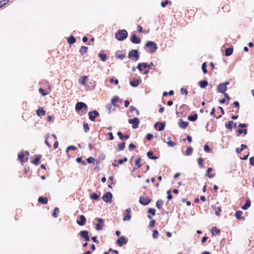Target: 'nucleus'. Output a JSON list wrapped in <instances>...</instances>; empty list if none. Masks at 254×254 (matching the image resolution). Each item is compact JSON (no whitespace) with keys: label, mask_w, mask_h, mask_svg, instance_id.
Wrapping results in <instances>:
<instances>
[{"label":"nucleus","mask_w":254,"mask_h":254,"mask_svg":"<svg viewBox=\"0 0 254 254\" xmlns=\"http://www.w3.org/2000/svg\"><path fill=\"white\" fill-rule=\"evenodd\" d=\"M127 157H124L123 159H119L118 160V162L120 164H123L124 162H127Z\"/></svg>","instance_id":"54"},{"label":"nucleus","mask_w":254,"mask_h":254,"mask_svg":"<svg viewBox=\"0 0 254 254\" xmlns=\"http://www.w3.org/2000/svg\"><path fill=\"white\" fill-rule=\"evenodd\" d=\"M87 76H83L82 77V78L80 79V83L82 84V85H85V83H86V79H87Z\"/></svg>","instance_id":"41"},{"label":"nucleus","mask_w":254,"mask_h":254,"mask_svg":"<svg viewBox=\"0 0 254 254\" xmlns=\"http://www.w3.org/2000/svg\"><path fill=\"white\" fill-rule=\"evenodd\" d=\"M125 142H123L121 144H119L118 145V150L119 151L123 150L125 148Z\"/></svg>","instance_id":"38"},{"label":"nucleus","mask_w":254,"mask_h":254,"mask_svg":"<svg viewBox=\"0 0 254 254\" xmlns=\"http://www.w3.org/2000/svg\"><path fill=\"white\" fill-rule=\"evenodd\" d=\"M110 254H118V252L116 250L110 249Z\"/></svg>","instance_id":"64"},{"label":"nucleus","mask_w":254,"mask_h":254,"mask_svg":"<svg viewBox=\"0 0 254 254\" xmlns=\"http://www.w3.org/2000/svg\"><path fill=\"white\" fill-rule=\"evenodd\" d=\"M198 164H199V166H200L201 167H202L203 166V159L202 158H199L198 159Z\"/></svg>","instance_id":"61"},{"label":"nucleus","mask_w":254,"mask_h":254,"mask_svg":"<svg viewBox=\"0 0 254 254\" xmlns=\"http://www.w3.org/2000/svg\"><path fill=\"white\" fill-rule=\"evenodd\" d=\"M126 211L127 212V214L124 217L123 220L124 221L129 220L131 218V215H130V213L131 211V209L130 208H128L126 210Z\"/></svg>","instance_id":"16"},{"label":"nucleus","mask_w":254,"mask_h":254,"mask_svg":"<svg viewBox=\"0 0 254 254\" xmlns=\"http://www.w3.org/2000/svg\"><path fill=\"white\" fill-rule=\"evenodd\" d=\"M217 91L221 93H224L227 90V87L225 86V85H223V83H220L217 86Z\"/></svg>","instance_id":"13"},{"label":"nucleus","mask_w":254,"mask_h":254,"mask_svg":"<svg viewBox=\"0 0 254 254\" xmlns=\"http://www.w3.org/2000/svg\"><path fill=\"white\" fill-rule=\"evenodd\" d=\"M112 194L110 192H107L102 196L103 200L106 202H111L112 201Z\"/></svg>","instance_id":"9"},{"label":"nucleus","mask_w":254,"mask_h":254,"mask_svg":"<svg viewBox=\"0 0 254 254\" xmlns=\"http://www.w3.org/2000/svg\"><path fill=\"white\" fill-rule=\"evenodd\" d=\"M237 132L238 133V135H240L242 133H244L246 134L247 133V130L246 129H238L237 130Z\"/></svg>","instance_id":"35"},{"label":"nucleus","mask_w":254,"mask_h":254,"mask_svg":"<svg viewBox=\"0 0 254 254\" xmlns=\"http://www.w3.org/2000/svg\"><path fill=\"white\" fill-rule=\"evenodd\" d=\"M163 204V201L161 199H159L156 201V207L158 209H160L162 207V205Z\"/></svg>","instance_id":"40"},{"label":"nucleus","mask_w":254,"mask_h":254,"mask_svg":"<svg viewBox=\"0 0 254 254\" xmlns=\"http://www.w3.org/2000/svg\"><path fill=\"white\" fill-rule=\"evenodd\" d=\"M128 123L132 125V128L135 129L138 127L139 124V119L137 118H133L128 120Z\"/></svg>","instance_id":"4"},{"label":"nucleus","mask_w":254,"mask_h":254,"mask_svg":"<svg viewBox=\"0 0 254 254\" xmlns=\"http://www.w3.org/2000/svg\"><path fill=\"white\" fill-rule=\"evenodd\" d=\"M130 41L133 44H139L141 42V39L137 37L135 34H132L130 38Z\"/></svg>","instance_id":"12"},{"label":"nucleus","mask_w":254,"mask_h":254,"mask_svg":"<svg viewBox=\"0 0 254 254\" xmlns=\"http://www.w3.org/2000/svg\"><path fill=\"white\" fill-rule=\"evenodd\" d=\"M117 242L118 244L121 247L124 245H126L127 242V240L125 236H122L118 239Z\"/></svg>","instance_id":"10"},{"label":"nucleus","mask_w":254,"mask_h":254,"mask_svg":"<svg viewBox=\"0 0 254 254\" xmlns=\"http://www.w3.org/2000/svg\"><path fill=\"white\" fill-rule=\"evenodd\" d=\"M188 119L189 121H190L191 122H194L197 119V114L195 113L194 115L189 116L188 117Z\"/></svg>","instance_id":"27"},{"label":"nucleus","mask_w":254,"mask_h":254,"mask_svg":"<svg viewBox=\"0 0 254 254\" xmlns=\"http://www.w3.org/2000/svg\"><path fill=\"white\" fill-rule=\"evenodd\" d=\"M67 41L69 44H73L76 42V39L74 36L71 35L68 37Z\"/></svg>","instance_id":"31"},{"label":"nucleus","mask_w":254,"mask_h":254,"mask_svg":"<svg viewBox=\"0 0 254 254\" xmlns=\"http://www.w3.org/2000/svg\"><path fill=\"white\" fill-rule=\"evenodd\" d=\"M98 56L102 62H105L107 60V56L106 54L100 53Z\"/></svg>","instance_id":"32"},{"label":"nucleus","mask_w":254,"mask_h":254,"mask_svg":"<svg viewBox=\"0 0 254 254\" xmlns=\"http://www.w3.org/2000/svg\"><path fill=\"white\" fill-rule=\"evenodd\" d=\"M155 211L156 210L154 208H149L148 210V212L151 214L152 215H154L155 214Z\"/></svg>","instance_id":"53"},{"label":"nucleus","mask_w":254,"mask_h":254,"mask_svg":"<svg viewBox=\"0 0 254 254\" xmlns=\"http://www.w3.org/2000/svg\"><path fill=\"white\" fill-rule=\"evenodd\" d=\"M83 128H84V131L85 132H88L89 130V127L88 124L86 123H83Z\"/></svg>","instance_id":"42"},{"label":"nucleus","mask_w":254,"mask_h":254,"mask_svg":"<svg viewBox=\"0 0 254 254\" xmlns=\"http://www.w3.org/2000/svg\"><path fill=\"white\" fill-rule=\"evenodd\" d=\"M59 212V208L58 207H56L55 208L54 210V212L53 213V216L54 217V218H56L58 217V215H57V213Z\"/></svg>","instance_id":"43"},{"label":"nucleus","mask_w":254,"mask_h":254,"mask_svg":"<svg viewBox=\"0 0 254 254\" xmlns=\"http://www.w3.org/2000/svg\"><path fill=\"white\" fill-rule=\"evenodd\" d=\"M250 164L251 165H254V157H252L250 158Z\"/></svg>","instance_id":"63"},{"label":"nucleus","mask_w":254,"mask_h":254,"mask_svg":"<svg viewBox=\"0 0 254 254\" xmlns=\"http://www.w3.org/2000/svg\"><path fill=\"white\" fill-rule=\"evenodd\" d=\"M154 66V64L152 62L150 63L149 64H147L146 63H143V67L145 68L146 67H148L149 68H152V67Z\"/></svg>","instance_id":"36"},{"label":"nucleus","mask_w":254,"mask_h":254,"mask_svg":"<svg viewBox=\"0 0 254 254\" xmlns=\"http://www.w3.org/2000/svg\"><path fill=\"white\" fill-rule=\"evenodd\" d=\"M128 57L131 60L137 61L139 58V55L137 50H131L128 55Z\"/></svg>","instance_id":"2"},{"label":"nucleus","mask_w":254,"mask_h":254,"mask_svg":"<svg viewBox=\"0 0 254 254\" xmlns=\"http://www.w3.org/2000/svg\"><path fill=\"white\" fill-rule=\"evenodd\" d=\"M140 158H137V159L135 160V164L136 165H137V167H140L141 166V164H140Z\"/></svg>","instance_id":"55"},{"label":"nucleus","mask_w":254,"mask_h":254,"mask_svg":"<svg viewBox=\"0 0 254 254\" xmlns=\"http://www.w3.org/2000/svg\"><path fill=\"white\" fill-rule=\"evenodd\" d=\"M167 193L168 199H169V200L171 199L172 198V195L171 194V191L170 190H168L167 191Z\"/></svg>","instance_id":"58"},{"label":"nucleus","mask_w":254,"mask_h":254,"mask_svg":"<svg viewBox=\"0 0 254 254\" xmlns=\"http://www.w3.org/2000/svg\"><path fill=\"white\" fill-rule=\"evenodd\" d=\"M168 141L167 142V144L169 146L174 147L176 145V143L172 140H171L170 137L168 138Z\"/></svg>","instance_id":"37"},{"label":"nucleus","mask_w":254,"mask_h":254,"mask_svg":"<svg viewBox=\"0 0 254 254\" xmlns=\"http://www.w3.org/2000/svg\"><path fill=\"white\" fill-rule=\"evenodd\" d=\"M247 146L245 144H242L241 145V148H237L236 149V152L237 153L239 154L240 152L242 151L244 149L246 148Z\"/></svg>","instance_id":"33"},{"label":"nucleus","mask_w":254,"mask_h":254,"mask_svg":"<svg viewBox=\"0 0 254 254\" xmlns=\"http://www.w3.org/2000/svg\"><path fill=\"white\" fill-rule=\"evenodd\" d=\"M178 125L181 128L185 129L188 126L189 122H184L182 119H180Z\"/></svg>","instance_id":"15"},{"label":"nucleus","mask_w":254,"mask_h":254,"mask_svg":"<svg viewBox=\"0 0 254 254\" xmlns=\"http://www.w3.org/2000/svg\"><path fill=\"white\" fill-rule=\"evenodd\" d=\"M87 161L90 164L94 163L95 161V159L92 157H90L87 159Z\"/></svg>","instance_id":"50"},{"label":"nucleus","mask_w":254,"mask_h":254,"mask_svg":"<svg viewBox=\"0 0 254 254\" xmlns=\"http://www.w3.org/2000/svg\"><path fill=\"white\" fill-rule=\"evenodd\" d=\"M99 197V195L97 194L96 193H94L92 194L90 196L91 198L92 199H94V200L98 199Z\"/></svg>","instance_id":"48"},{"label":"nucleus","mask_w":254,"mask_h":254,"mask_svg":"<svg viewBox=\"0 0 254 254\" xmlns=\"http://www.w3.org/2000/svg\"><path fill=\"white\" fill-rule=\"evenodd\" d=\"M233 48H228L226 49L225 50V56H231L233 53Z\"/></svg>","instance_id":"28"},{"label":"nucleus","mask_w":254,"mask_h":254,"mask_svg":"<svg viewBox=\"0 0 254 254\" xmlns=\"http://www.w3.org/2000/svg\"><path fill=\"white\" fill-rule=\"evenodd\" d=\"M159 127L158 129L159 131H162L164 129L165 127V123H159Z\"/></svg>","instance_id":"44"},{"label":"nucleus","mask_w":254,"mask_h":254,"mask_svg":"<svg viewBox=\"0 0 254 254\" xmlns=\"http://www.w3.org/2000/svg\"><path fill=\"white\" fill-rule=\"evenodd\" d=\"M79 220L76 221L77 224H78L79 226H83L86 222L85 217L83 215H81L79 216Z\"/></svg>","instance_id":"14"},{"label":"nucleus","mask_w":254,"mask_h":254,"mask_svg":"<svg viewBox=\"0 0 254 254\" xmlns=\"http://www.w3.org/2000/svg\"><path fill=\"white\" fill-rule=\"evenodd\" d=\"M82 109L86 110L87 109V105L85 103L82 102H77L75 105L76 111H79Z\"/></svg>","instance_id":"8"},{"label":"nucleus","mask_w":254,"mask_h":254,"mask_svg":"<svg viewBox=\"0 0 254 254\" xmlns=\"http://www.w3.org/2000/svg\"><path fill=\"white\" fill-rule=\"evenodd\" d=\"M147 157L152 160H156L158 158L157 157L153 156V152L152 151H149L147 153Z\"/></svg>","instance_id":"25"},{"label":"nucleus","mask_w":254,"mask_h":254,"mask_svg":"<svg viewBox=\"0 0 254 254\" xmlns=\"http://www.w3.org/2000/svg\"><path fill=\"white\" fill-rule=\"evenodd\" d=\"M142 66H143V63H139L138 64L136 68L138 69V70L140 71H142L143 70V69L142 68Z\"/></svg>","instance_id":"57"},{"label":"nucleus","mask_w":254,"mask_h":254,"mask_svg":"<svg viewBox=\"0 0 254 254\" xmlns=\"http://www.w3.org/2000/svg\"><path fill=\"white\" fill-rule=\"evenodd\" d=\"M145 46L148 48L150 52L151 53H154L157 49V46L156 44L152 41H148L146 42L145 44Z\"/></svg>","instance_id":"3"},{"label":"nucleus","mask_w":254,"mask_h":254,"mask_svg":"<svg viewBox=\"0 0 254 254\" xmlns=\"http://www.w3.org/2000/svg\"><path fill=\"white\" fill-rule=\"evenodd\" d=\"M39 91L43 96H45L46 95H47L48 94L47 93H45L44 90L42 88H40L39 89Z\"/></svg>","instance_id":"60"},{"label":"nucleus","mask_w":254,"mask_h":254,"mask_svg":"<svg viewBox=\"0 0 254 254\" xmlns=\"http://www.w3.org/2000/svg\"><path fill=\"white\" fill-rule=\"evenodd\" d=\"M204 150L205 152H208L210 151V147L207 144H205L204 146Z\"/></svg>","instance_id":"59"},{"label":"nucleus","mask_w":254,"mask_h":254,"mask_svg":"<svg viewBox=\"0 0 254 254\" xmlns=\"http://www.w3.org/2000/svg\"><path fill=\"white\" fill-rule=\"evenodd\" d=\"M41 158V155H37L35 158L33 160L32 163L35 165H38L39 164V161Z\"/></svg>","instance_id":"29"},{"label":"nucleus","mask_w":254,"mask_h":254,"mask_svg":"<svg viewBox=\"0 0 254 254\" xmlns=\"http://www.w3.org/2000/svg\"><path fill=\"white\" fill-rule=\"evenodd\" d=\"M243 212L241 210H238L236 212L235 214V216L237 219L244 220L245 218L244 217H242L241 215L242 214Z\"/></svg>","instance_id":"17"},{"label":"nucleus","mask_w":254,"mask_h":254,"mask_svg":"<svg viewBox=\"0 0 254 254\" xmlns=\"http://www.w3.org/2000/svg\"><path fill=\"white\" fill-rule=\"evenodd\" d=\"M153 134L151 133H148L146 135V138L147 140H150L153 138Z\"/></svg>","instance_id":"56"},{"label":"nucleus","mask_w":254,"mask_h":254,"mask_svg":"<svg viewBox=\"0 0 254 254\" xmlns=\"http://www.w3.org/2000/svg\"><path fill=\"white\" fill-rule=\"evenodd\" d=\"M36 113L38 116H44L46 114V111L43 108H39L37 110Z\"/></svg>","instance_id":"23"},{"label":"nucleus","mask_w":254,"mask_h":254,"mask_svg":"<svg viewBox=\"0 0 254 254\" xmlns=\"http://www.w3.org/2000/svg\"><path fill=\"white\" fill-rule=\"evenodd\" d=\"M88 48L86 46H82L79 50V53L81 55H84L87 52Z\"/></svg>","instance_id":"24"},{"label":"nucleus","mask_w":254,"mask_h":254,"mask_svg":"<svg viewBox=\"0 0 254 254\" xmlns=\"http://www.w3.org/2000/svg\"><path fill=\"white\" fill-rule=\"evenodd\" d=\"M180 91L182 94H185V95H187L188 93V91L186 88H182Z\"/></svg>","instance_id":"52"},{"label":"nucleus","mask_w":254,"mask_h":254,"mask_svg":"<svg viewBox=\"0 0 254 254\" xmlns=\"http://www.w3.org/2000/svg\"><path fill=\"white\" fill-rule=\"evenodd\" d=\"M95 220L98 222L96 224V230L98 231L102 230L104 224V220L100 218H96Z\"/></svg>","instance_id":"5"},{"label":"nucleus","mask_w":254,"mask_h":254,"mask_svg":"<svg viewBox=\"0 0 254 254\" xmlns=\"http://www.w3.org/2000/svg\"><path fill=\"white\" fill-rule=\"evenodd\" d=\"M206 64L205 63H203L202 64L201 68L202 69L203 72L204 73H206L207 72V70L206 69Z\"/></svg>","instance_id":"45"},{"label":"nucleus","mask_w":254,"mask_h":254,"mask_svg":"<svg viewBox=\"0 0 254 254\" xmlns=\"http://www.w3.org/2000/svg\"><path fill=\"white\" fill-rule=\"evenodd\" d=\"M211 168H208L206 172L205 175L208 176L209 178H212L214 177L213 174H210V173L212 171Z\"/></svg>","instance_id":"30"},{"label":"nucleus","mask_w":254,"mask_h":254,"mask_svg":"<svg viewBox=\"0 0 254 254\" xmlns=\"http://www.w3.org/2000/svg\"><path fill=\"white\" fill-rule=\"evenodd\" d=\"M120 101V98L118 96H114L111 100V103L112 104L115 106V107H118V105H117L116 104V103Z\"/></svg>","instance_id":"19"},{"label":"nucleus","mask_w":254,"mask_h":254,"mask_svg":"<svg viewBox=\"0 0 254 254\" xmlns=\"http://www.w3.org/2000/svg\"><path fill=\"white\" fill-rule=\"evenodd\" d=\"M140 81L138 79H133L129 82L130 85L132 87H137Z\"/></svg>","instance_id":"21"},{"label":"nucleus","mask_w":254,"mask_h":254,"mask_svg":"<svg viewBox=\"0 0 254 254\" xmlns=\"http://www.w3.org/2000/svg\"><path fill=\"white\" fill-rule=\"evenodd\" d=\"M158 236H159L158 232L156 230H153V234H152V237L154 239H157L158 237Z\"/></svg>","instance_id":"46"},{"label":"nucleus","mask_w":254,"mask_h":254,"mask_svg":"<svg viewBox=\"0 0 254 254\" xmlns=\"http://www.w3.org/2000/svg\"><path fill=\"white\" fill-rule=\"evenodd\" d=\"M112 105H113L111 103V104H108L106 106V108L109 111V113H110L112 112Z\"/></svg>","instance_id":"51"},{"label":"nucleus","mask_w":254,"mask_h":254,"mask_svg":"<svg viewBox=\"0 0 254 254\" xmlns=\"http://www.w3.org/2000/svg\"><path fill=\"white\" fill-rule=\"evenodd\" d=\"M80 236L83 238H85L86 236L88 235V232L86 230L81 231L79 233Z\"/></svg>","instance_id":"34"},{"label":"nucleus","mask_w":254,"mask_h":254,"mask_svg":"<svg viewBox=\"0 0 254 254\" xmlns=\"http://www.w3.org/2000/svg\"><path fill=\"white\" fill-rule=\"evenodd\" d=\"M251 204V200L250 199L247 200L245 204L243 205L242 207V209L247 210L249 207H250Z\"/></svg>","instance_id":"22"},{"label":"nucleus","mask_w":254,"mask_h":254,"mask_svg":"<svg viewBox=\"0 0 254 254\" xmlns=\"http://www.w3.org/2000/svg\"><path fill=\"white\" fill-rule=\"evenodd\" d=\"M88 116L90 120L91 121H94L95 118L99 116V114L96 110H94L92 112H89L88 113Z\"/></svg>","instance_id":"6"},{"label":"nucleus","mask_w":254,"mask_h":254,"mask_svg":"<svg viewBox=\"0 0 254 254\" xmlns=\"http://www.w3.org/2000/svg\"><path fill=\"white\" fill-rule=\"evenodd\" d=\"M192 151V147H188L187 149V152H186V155L187 156L191 155Z\"/></svg>","instance_id":"49"},{"label":"nucleus","mask_w":254,"mask_h":254,"mask_svg":"<svg viewBox=\"0 0 254 254\" xmlns=\"http://www.w3.org/2000/svg\"><path fill=\"white\" fill-rule=\"evenodd\" d=\"M139 202L143 205H147L151 202V199L148 197L141 196L139 197Z\"/></svg>","instance_id":"7"},{"label":"nucleus","mask_w":254,"mask_h":254,"mask_svg":"<svg viewBox=\"0 0 254 254\" xmlns=\"http://www.w3.org/2000/svg\"><path fill=\"white\" fill-rule=\"evenodd\" d=\"M127 35L126 30H120L115 34V38L119 41H123L127 38Z\"/></svg>","instance_id":"1"},{"label":"nucleus","mask_w":254,"mask_h":254,"mask_svg":"<svg viewBox=\"0 0 254 254\" xmlns=\"http://www.w3.org/2000/svg\"><path fill=\"white\" fill-rule=\"evenodd\" d=\"M48 198L46 197L40 196L38 198L39 202H40L43 204H47L48 203Z\"/></svg>","instance_id":"20"},{"label":"nucleus","mask_w":254,"mask_h":254,"mask_svg":"<svg viewBox=\"0 0 254 254\" xmlns=\"http://www.w3.org/2000/svg\"><path fill=\"white\" fill-rule=\"evenodd\" d=\"M25 156V153H21L20 154H18V159L20 160L21 162H24V157Z\"/></svg>","instance_id":"39"},{"label":"nucleus","mask_w":254,"mask_h":254,"mask_svg":"<svg viewBox=\"0 0 254 254\" xmlns=\"http://www.w3.org/2000/svg\"><path fill=\"white\" fill-rule=\"evenodd\" d=\"M9 2V0H1L0 1V8Z\"/></svg>","instance_id":"47"},{"label":"nucleus","mask_w":254,"mask_h":254,"mask_svg":"<svg viewBox=\"0 0 254 254\" xmlns=\"http://www.w3.org/2000/svg\"><path fill=\"white\" fill-rule=\"evenodd\" d=\"M208 85V82L205 80H200L199 82V86L202 88H205Z\"/></svg>","instance_id":"26"},{"label":"nucleus","mask_w":254,"mask_h":254,"mask_svg":"<svg viewBox=\"0 0 254 254\" xmlns=\"http://www.w3.org/2000/svg\"><path fill=\"white\" fill-rule=\"evenodd\" d=\"M211 208L213 210L215 211V214L216 216L220 215V212L222 211L220 207H217L216 205H213L211 206Z\"/></svg>","instance_id":"18"},{"label":"nucleus","mask_w":254,"mask_h":254,"mask_svg":"<svg viewBox=\"0 0 254 254\" xmlns=\"http://www.w3.org/2000/svg\"><path fill=\"white\" fill-rule=\"evenodd\" d=\"M136 148V146L132 143H130L128 146V148L129 150L131 151L133 149H135Z\"/></svg>","instance_id":"62"},{"label":"nucleus","mask_w":254,"mask_h":254,"mask_svg":"<svg viewBox=\"0 0 254 254\" xmlns=\"http://www.w3.org/2000/svg\"><path fill=\"white\" fill-rule=\"evenodd\" d=\"M225 126L226 128L232 130L233 128L236 127L237 123L233 121H229L228 123H226Z\"/></svg>","instance_id":"11"}]
</instances>
